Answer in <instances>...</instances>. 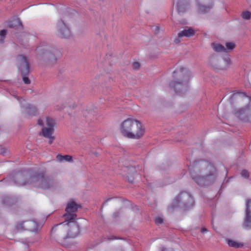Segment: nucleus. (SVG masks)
I'll list each match as a JSON object with an SVG mask.
<instances>
[{"instance_id": "obj_1", "label": "nucleus", "mask_w": 251, "mask_h": 251, "mask_svg": "<svg viewBox=\"0 0 251 251\" xmlns=\"http://www.w3.org/2000/svg\"><path fill=\"white\" fill-rule=\"evenodd\" d=\"M79 207L80 205L74 200L69 201L66 205V213L63 215L65 221L54 226L52 228V232L56 234L62 239L76 236L79 233V228L75 221L76 218V214L75 213Z\"/></svg>"}, {"instance_id": "obj_2", "label": "nucleus", "mask_w": 251, "mask_h": 251, "mask_svg": "<svg viewBox=\"0 0 251 251\" xmlns=\"http://www.w3.org/2000/svg\"><path fill=\"white\" fill-rule=\"evenodd\" d=\"M120 131L124 136L137 140L143 137L145 133V128L139 120L128 118L121 124Z\"/></svg>"}, {"instance_id": "obj_3", "label": "nucleus", "mask_w": 251, "mask_h": 251, "mask_svg": "<svg viewBox=\"0 0 251 251\" xmlns=\"http://www.w3.org/2000/svg\"><path fill=\"white\" fill-rule=\"evenodd\" d=\"M37 123L39 126H44L40 134L45 138H49V143L51 144L55 139V137L52 135L54 131V126L55 125L54 121L50 117H46L45 121L39 119Z\"/></svg>"}, {"instance_id": "obj_4", "label": "nucleus", "mask_w": 251, "mask_h": 251, "mask_svg": "<svg viewBox=\"0 0 251 251\" xmlns=\"http://www.w3.org/2000/svg\"><path fill=\"white\" fill-rule=\"evenodd\" d=\"M189 76V73L186 69L180 68L176 70L173 74V80L170 83L171 86L176 88L177 85L182 84L188 80Z\"/></svg>"}, {"instance_id": "obj_5", "label": "nucleus", "mask_w": 251, "mask_h": 251, "mask_svg": "<svg viewBox=\"0 0 251 251\" xmlns=\"http://www.w3.org/2000/svg\"><path fill=\"white\" fill-rule=\"evenodd\" d=\"M17 61L19 68L24 76L23 78L24 82L25 84L30 83V80L27 77L25 76L29 73V64L27 58L25 56L20 55L18 56Z\"/></svg>"}, {"instance_id": "obj_6", "label": "nucleus", "mask_w": 251, "mask_h": 251, "mask_svg": "<svg viewBox=\"0 0 251 251\" xmlns=\"http://www.w3.org/2000/svg\"><path fill=\"white\" fill-rule=\"evenodd\" d=\"M30 183L36 187L46 188L49 187L50 179L44 173H39L30 178Z\"/></svg>"}, {"instance_id": "obj_7", "label": "nucleus", "mask_w": 251, "mask_h": 251, "mask_svg": "<svg viewBox=\"0 0 251 251\" xmlns=\"http://www.w3.org/2000/svg\"><path fill=\"white\" fill-rule=\"evenodd\" d=\"M202 177L212 176L215 172V168L209 162H203L201 164Z\"/></svg>"}, {"instance_id": "obj_8", "label": "nucleus", "mask_w": 251, "mask_h": 251, "mask_svg": "<svg viewBox=\"0 0 251 251\" xmlns=\"http://www.w3.org/2000/svg\"><path fill=\"white\" fill-rule=\"evenodd\" d=\"M57 26L58 31L62 37L68 38L71 35L70 30L62 21L61 20L58 22Z\"/></svg>"}, {"instance_id": "obj_9", "label": "nucleus", "mask_w": 251, "mask_h": 251, "mask_svg": "<svg viewBox=\"0 0 251 251\" xmlns=\"http://www.w3.org/2000/svg\"><path fill=\"white\" fill-rule=\"evenodd\" d=\"M24 224L25 229L31 232L37 231L40 227L37 222L33 220L24 222Z\"/></svg>"}, {"instance_id": "obj_10", "label": "nucleus", "mask_w": 251, "mask_h": 251, "mask_svg": "<svg viewBox=\"0 0 251 251\" xmlns=\"http://www.w3.org/2000/svg\"><path fill=\"white\" fill-rule=\"evenodd\" d=\"M195 33V31L192 28H187L178 33V38H181L182 37H190L193 36Z\"/></svg>"}, {"instance_id": "obj_11", "label": "nucleus", "mask_w": 251, "mask_h": 251, "mask_svg": "<svg viewBox=\"0 0 251 251\" xmlns=\"http://www.w3.org/2000/svg\"><path fill=\"white\" fill-rule=\"evenodd\" d=\"M56 158L58 161L60 162L64 160L70 162L73 161V157L69 155H62L61 154H58L56 156Z\"/></svg>"}, {"instance_id": "obj_12", "label": "nucleus", "mask_w": 251, "mask_h": 251, "mask_svg": "<svg viewBox=\"0 0 251 251\" xmlns=\"http://www.w3.org/2000/svg\"><path fill=\"white\" fill-rule=\"evenodd\" d=\"M213 49L216 52H226V49L221 44L213 43L212 45Z\"/></svg>"}, {"instance_id": "obj_13", "label": "nucleus", "mask_w": 251, "mask_h": 251, "mask_svg": "<svg viewBox=\"0 0 251 251\" xmlns=\"http://www.w3.org/2000/svg\"><path fill=\"white\" fill-rule=\"evenodd\" d=\"M227 244L229 246L235 248H240L243 246V245L242 243L231 240H228Z\"/></svg>"}, {"instance_id": "obj_14", "label": "nucleus", "mask_w": 251, "mask_h": 251, "mask_svg": "<svg viewBox=\"0 0 251 251\" xmlns=\"http://www.w3.org/2000/svg\"><path fill=\"white\" fill-rule=\"evenodd\" d=\"M244 226L247 228H251V214L246 213V218L244 222Z\"/></svg>"}, {"instance_id": "obj_15", "label": "nucleus", "mask_w": 251, "mask_h": 251, "mask_svg": "<svg viewBox=\"0 0 251 251\" xmlns=\"http://www.w3.org/2000/svg\"><path fill=\"white\" fill-rule=\"evenodd\" d=\"M241 16L243 19L249 20L251 18V12L246 11L242 12Z\"/></svg>"}, {"instance_id": "obj_16", "label": "nucleus", "mask_w": 251, "mask_h": 251, "mask_svg": "<svg viewBox=\"0 0 251 251\" xmlns=\"http://www.w3.org/2000/svg\"><path fill=\"white\" fill-rule=\"evenodd\" d=\"M246 213L251 214V200L248 199L246 201Z\"/></svg>"}, {"instance_id": "obj_17", "label": "nucleus", "mask_w": 251, "mask_h": 251, "mask_svg": "<svg viewBox=\"0 0 251 251\" xmlns=\"http://www.w3.org/2000/svg\"><path fill=\"white\" fill-rule=\"evenodd\" d=\"M25 230L24 228V222H21L18 223L15 228V230L16 232L20 231L21 230Z\"/></svg>"}, {"instance_id": "obj_18", "label": "nucleus", "mask_w": 251, "mask_h": 251, "mask_svg": "<svg viewBox=\"0 0 251 251\" xmlns=\"http://www.w3.org/2000/svg\"><path fill=\"white\" fill-rule=\"evenodd\" d=\"M136 169L137 170H135L136 168L134 166H130L128 169V173L129 174L130 173H134L137 172V171H140L142 170V167L139 165H138L137 166Z\"/></svg>"}, {"instance_id": "obj_19", "label": "nucleus", "mask_w": 251, "mask_h": 251, "mask_svg": "<svg viewBox=\"0 0 251 251\" xmlns=\"http://www.w3.org/2000/svg\"><path fill=\"white\" fill-rule=\"evenodd\" d=\"M226 50H232L234 49L235 47V45L233 42H228L226 44Z\"/></svg>"}, {"instance_id": "obj_20", "label": "nucleus", "mask_w": 251, "mask_h": 251, "mask_svg": "<svg viewBox=\"0 0 251 251\" xmlns=\"http://www.w3.org/2000/svg\"><path fill=\"white\" fill-rule=\"evenodd\" d=\"M241 176L246 178H247L249 177V173L247 170H243L241 173Z\"/></svg>"}, {"instance_id": "obj_21", "label": "nucleus", "mask_w": 251, "mask_h": 251, "mask_svg": "<svg viewBox=\"0 0 251 251\" xmlns=\"http://www.w3.org/2000/svg\"><path fill=\"white\" fill-rule=\"evenodd\" d=\"M233 98L235 99H240L242 98H245V96L244 95H240V94H234L233 96Z\"/></svg>"}, {"instance_id": "obj_22", "label": "nucleus", "mask_w": 251, "mask_h": 251, "mask_svg": "<svg viewBox=\"0 0 251 251\" xmlns=\"http://www.w3.org/2000/svg\"><path fill=\"white\" fill-rule=\"evenodd\" d=\"M163 220L162 219V218H161V217H156L155 218V222L157 224H162L163 223Z\"/></svg>"}, {"instance_id": "obj_23", "label": "nucleus", "mask_w": 251, "mask_h": 251, "mask_svg": "<svg viewBox=\"0 0 251 251\" xmlns=\"http://www.w3.org/2000/svg\"><path fill=\"white\" fill-rule=\"evenodd\" d=\"M140 65L138 62H134L133 64V67L134 69H138L140 68Z\"/></svg>"}, {"instance_id": "obj_24", "label": "nucleus", "mask_w": 251, "mask_h": 251, "mask_svg": "<svg viewBox=\"0 0 251 251\" xmlns=\"http://www.w3.org/2000/svg\"><path fill=\"white\" fill-rule=\"evenodd\" d=\"M7 34V30H1L0 31V36L1 37L4 36Z\"/></svg>"}, {"instance_id": "obj_25", "label": "nucleus", "mask_w": 251, "mask_h": 251, "mask_svg": "<svg viewBox=\"0 0 251 251\" xmlns=\"http://www.w3.org/2000/svg\"><path fill=\"white\" fill-rule=\"evenodd\" d=\"M211 65L212 66V67H213L215 69H224V68H222V67H221L220 66L217 67V66H216V65H213V64H211Z\"/></svg>"}, {"instance_id": "obj_26", "label": "nucleus", "mask_w": 251, "mask_h": 251, "mask_svg": "<svg viewBox=\"0 0 251 251\" xmlns=\"http://www.w3.org/2000/svg\"><path fill=\"white\" fill-rule=\"evenodd\" d=\"M201 232L202 233H204L205 232H206L207 231V230L205 228H202L201 230Z\"/></svg>"}, {"instance_id": "obj_27", "label": "nucleus", "mask_w": 251, "mask_h": 251, "mask_svg": "<svg viewBox=\"0 0 251 251\" xmlns=\"http://www.w3.org/2000/svg\"><path fill=\"white\" fill-rule=\"evenodd\" d=\"M31 109L33 110V111L34 112H35L36 109H35V108L34 107H32Z\"/></svg>"}, {"instance_id": "obj_28", "label": "nucleus", "mask_w": 251, "mask_h": 251, "mask_svg": "<svg viewBox=\"0 0 251 251\" xmlns=\"http://www.w3.org/2000/svg\"><path fill=\"white\" fill-rule=\"evenodd\" d=\"M193 178H194V179H195L196 180H197L196 177H194Z\"/></svg>"}]
</instances>
